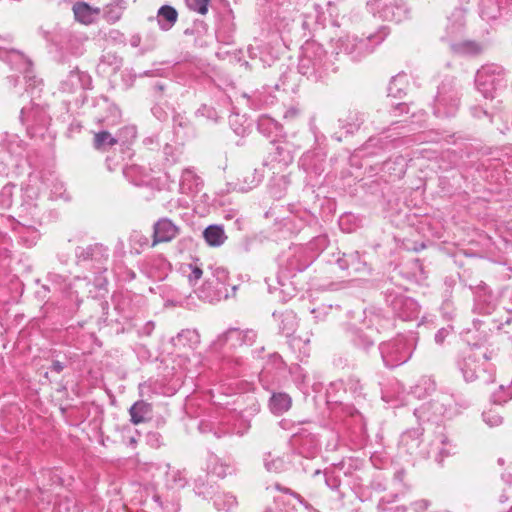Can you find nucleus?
I'll list each match as a JSON object with an SVG mask.
<instances>
[{"label":"nucleus","mask_w":512,"mask_h":512,"mask_svg":"<svg viewBox=\"0 0 512 512\" xmlns=\"http://www.w3.org/2000/svg\"><path fill=\"white\" fill-rule=\"evenodd\" d=\"M188 8L201 15H205L208 12L209 0H186Z\"/></svg>","instance_id":"nucleus-38"},{"label":"nucleus","mask_w":512,"mask_h":512,"mask_svg":"<svg viewBox=\"0 0 512 512\" xmlns=\"http://www.w3.org/2000/svg\"><path fill=\"white\" fill-rule=\"evenodd\" d=\"M48 279L52 282V283H55V284H61L62 282L65 281V279L59 275V274H56V273H49L48 274Z\"/></svg>","instance_id":"nucleus-50"},{"label":"nucleus","mask_w":512,"mask_h":512,"mask_svg":"<svg viewBox=\"0 0 512 512\" xmlns=\"http://www.w3.org/2000/svg\"><path fill=\"white\" fill-rule=\"evenodd\" d=\"M368 5L384 21L398 23L408 17L409 11L403 0H372Z\"/></svg>","instance_id":"nucleus-9"},{"label":"nucleus","mask_w":512,"mask_h":512,"mask_svg":"<svg viewBox=\"0 0 512 512\" xmlns=\"http://www.w3.org/2000/svg\"><path fill=\"white\" fill-rule=\"evenodd\" d=\"M9 83L11 84V86L15 87L17 86L18 84V77L17 76H9L7 77Z\"/></svg>","instance_id":"nucleus-54"},{"label":"nucleus","mask_w":512,"mask_h":512,"mask_svg":"<svg viewBox=\"0 0 512 512\" xmlns=\"http://www.w3.org/2000/svg\"><path fill=\"white\" fill-rule=\"evenodd\" d=\"M75 256L78 262L107 260L108 248L101 243L88 245L87 247H77Z\"/></svg>","instance_id":"nucleus-12"},{"label":"nucleus","mask_w":512,"mask_h":512,"mask_svg":"<svg viewBox=\"0 0 512 512\" xmlns=\"http://www.w3.org/2000/svg\"><path fill=\"white\" fill-rule=\"evenodd\" d=\"M125 8L124 0H117L115 4L107 5L104 11L105 20L110 24L117 22L122 17Z\"/></svg>","instance_id":"nucleus-30"},{"label":"nucleus","mask_w":512,"mask_h":512,"mask_svg":"<svg viewBox=\"0 0 512 512\" xmlns=\"http://www.w3.org/2000/svg\"><path fill=\"white\" fill-rule=\"evenodd\" d=\"M180 233V228L171 219L163 217L153 225L152 247L159 243L171 242Z\"/></svg>","instance_id":"nucleus-11"},{"label":"nucleus","mask_w":512,"mask_h":512,"mask_svg":"<svg viewBox=\"0 0 512 512\" xmlns=\"http://www.w3.org/2000/svg\"><path fill=\"white\" fill-rule=\"evenodd\" d=\"M423 429L421 427L409 429L401 435L400 445L405 451L410 454H416L421 445V436Z\"/></svg>","instance_id":"nucleus-17"},{"label":"nucleus","mask_w":512,"mask_h":512,"mask_svg":"<svg viewBox=\"0 0 512 512\" xmlns=\"http://www.w3.org/2000/svg\"><path fill=\"white\" fill-rule=\"evenodd\" d=\"M274 489L279 491V492H282L284 494H288L292 497H294L295 499H297L300 503H303L304 500L303 498L301 497L300 494H298L297 492L291 490L290 488H287V487H283L281 484L279 483H275L274 485Z\"/></svg>","instance_id":"nucleus-40"},{"label":"nucleus","mask_w":512,"mask_h":512,"mask_svg":"<svg viewBox=\"0 0 512 512\" xmlns=\"http://www.w3.org/2000/svg\"><path fill=\"white\" fill-rule=\"evenodd\" d=\"M264 178L263 168H251L248 167L242 172L241 179L239 178V184L241 189L248 191L258 186Z\"/></svg>","instance_id":"nucleus-19"},{"label":"nucleus","mask_w":512,"mask_h":512,"mask_svg":"<svg viewBox=\"0 0 512 512\" xmlns=\"http://www.w3.org/2000/svg\"><path fill=\"white\" fill-rule=\"evenodd\" d=\"M257 128L261 134L271 138V144L275 145L279 139L284 137L283 126L273 118L263 115L258 119Z\"/></svg>","instance_id":"nucleus-14"},{"label":"nucleus","mask_w":512,"mask_h":512,"mask_svg":"<svg viewBox=\"0 0 512 512\" xmlns=\"http://www.w3.org/2000/svg\"><path fill=\"white\" fill-rule=\"evenodd\" d=\"M0 60L24 74L27 88L37 87L41 84L42 81L32 74V62L22 52L0 47Z\"/></svg>","instance_id":"nucleus-8"},{"label":"nucleus","mask_w":512,"mask_h":512,"mask_svg":"<svg viewBox=\"0 0 512 512\" xmlns=\"http://www.w3.org/2000/svg\"><path fill=\"white\" fill-rule=\"evenodd\" d=\"M325 482L332 490H337L340 486V480L332 474H326Z\"/></svg>","instance_id":"nucleus-43"},{"label":"nucleus","mask_w":512,"mask_h":512,"mask_svg":"<svg viewBox=\"0 0 512 512\" xmlns=\"http://www.w3.org/2000/svg\"><path fill=\"white\" fill-rule=\"evenodd\" d=\"M364 121V114L358 111H349L345 119L339 120L342 128L346 129L348 133H353L354 131L358 130Z\"/></svg>","instance_id":"nucleus-28"},{"label":"nucleus","mask_w":512,"mask_h":512,"mask_svg":"<svg viewBox=\"0 0 512 512\" xmlns=\"http://www.w3.org/2000/svg\"><path fill=\"white\" fill-rule=\"evenodd\" d=\"M292 443L300 446L303 452H313L318 446L316 437L306 430L293 434Z\"/></svg>","instance_id":"nucleus-24"},{"label":"nucleus","mask_w":512,"mask_h":512,"mask_svg":"<svg viewBox=\"0 0 512 512\" xmlns=\"http://www.w3.org/2000/svg\"><path fill=\"white\" fill-rule=\"evenodd\" d=\"M203 237L208 245L218 247L227 239L222 226L209 225L203 232Z\"/></svg>","instance_id":"nucleus-26"},{"label":"nucleus","mask_w":512,"mask_h":512,"mask_svg":"<svg viewBox=\"0 0 512 512\" xmlns=\"http://www.w3.org/2000/svg\"><path fill=\"white\" fill-rule=\"evenodd\" d=\"M484 422L490 427H496L502 424L503 417L495 410L490 409L482 413Z\"/></svg>","instance_id":"nucleus-37"},{"label":"nucleus","mask_w":512,"mask_h":512,"mask_svg":"<svg viewBox=\"0 0 512 512\" xmlns=\"http://www.w3.org/2000/svg\"><path fill=\"white\" fill-rule=\"evenodd\" d=\"M389 32L387 26H381L373 33L347 35L339 39L338 48L352 61L358 62L372 54L384 42Z\"/></svg>","instance_id":"nucleus-1"},{"label":"nucleus","mask_w":512,"mask_h":512,"mask_svg":"<svg viewBox=\"0 0 512 512\" xmlns=\"http://www.w3.org/2000/svg\"><path fill=\"white\" fill-rule=\"evenodd\" d=\"M417 504H418L420 507H424V508H426V506H427L426 501H421V502H419V503H417Z\"/></svg>","instance_id":"nucleus-60"},{"label":"nucleus","mask_w":512,"mask_h":512,"mask_svg":"<svg viewBox=\"0 0 512 512\" xmlns=\"http://www.w3.org/2000/svg\"><path fill=\"white\" fill-rule=\"evenodd\" d=\"M227 434H229V433H228L227 431H223V430H221V431H220V430H215V431L213 432V435H214L216 438H218V439H219V438H221V437H223V436H225V435H227Z\"/></svg>","instance_id":"nucleus-55"},{"label":"nucleus","mask_w":512,"mask_h":512,"mask_svg":"<svg viewBox=\"0 0 512 512\" xmlns=\"http://www.w3.org/2000/svg\"><path fill=\"white\" fill-rule=\"evenodd\" d=\"M264 466L269 472L280 473L285 469V461L281 457H274L269 452L265 454Z\"/></svg>","instance_id":"nucleus-33"},{"label":"nucleus","mask_w":512,"mask_h":512,"mask_svg":"<svg viewBox=\"0 0 512 512\" xmlns=\"http://www.w3.org/2000/svg\"><path fill=\"white\" fill-rule=\"evenodd\" d=\"M191 273L189 275V281L190 282H193V281H198L201 277H202V274H203V271L200 267L198 266H191Z\"/></svg>","instance_id":"nucleus-45"},{"label":"nucleus","mask_w":512,"mask_h":512,"mask_svg":"<svg viewBox=\"0 0 512 512\" xmlns=\"http://www.w3.org/2000/svg\"><path fill=\"white\" fill-rule=\"evenodd\" d=\"M236 337L241 341L242 344L245 345H253L257 338V332L253 329L239 330L237 328H229L226 332L221 334L217 343L219 345L225 344L230 338Z\"/></svg>","instance_id":"nucleus-16"},{"label":"nucleus","mask_w":512,"mask_h":512,"mask_svg":"<svg viewBox=\"0 0 512 512\" xmlns=\"http://www.w3.org/2000/svg\"><path fill=\"white\" fill-rule=\"evenodd\" d=\"M498 463H499V465H503L504 464V459L503 458H499L498 459Z\"/></svg>","instance_id":"nucleus-61"},{"label":"nucleus","mask_w":512,"mask_h":512,"mask_svg":"<svg viewBox=\"0 0 512 512\" xmlns=\"http://www.w3.org/2000/svg\"><path fill=\"white\" fill-rule=\"evenodd\" d=\"M337 263L342 270H348L354 273L361 272L366 268V264L361 261L358 252L343 254V256L337 260Z\"/></svg>","instance_id":"nucleus-20"},{"label":"nucleus","mask_w":512,"mask_h":512,"mask_svg":"<svg viewBox=\"0 0 512 512\" xmlns=\"http://www.w3.org/2000/svg\"><path fill=\"white\" fill-rule=\"evenodd\" d=\"M345 389L352 393L354 397H361L363 395V385L360 379L355 376L347 379Z\"/></svg>","instance_id":"nucleus-35"},{"label":"nucleus","mask_w":512,"mask_h":512,"mask_svg":"<svg viewBox=\"0 0 512 512\" xmlns=\"http://www.w3.org/2000/svg\"><path fill=\"white\" fill-rule=\"evenodd\" d=\"M273 357L275 358V361H279L280 363H283L282 358L278 354H274Z\"/></svg>","instance_id":"nucleus-59"},{"label":"nucleus","mask_w":512,"mask_h":512,"mask_svg":"<svg viewBox=\"0 0 512 512\" xmlns=\"http://www.w3.org/2000/svg\"><path fill=\"white\" fill-rule=\"evenodd\" d=\"M417 341V334L410 332L381 343L379 350L384 365L387 368H396L406 363L412 357Z\"/></svg>","instance_id":"nucleus-4"},{"label":"nucleus","mask_w":512,"mask_h":512,"mask_svg":"<svg viewBox=\"0 0 512 512\" xmlns=\"http://www.w3.org/2000/svg\"><path fill=\"white\" fill-rule=\"evenodd\" d=\"M450 454H451V452H450L449 450H446V449L442 448V449H440V451H439V455H438V457L436 458V460H437L438 462H442V461H443V459H444L445 457L449 456Z\"/></svg>","instance_id":"nucleus-53"},{"label":"nucleus","mask_w":512,"mask_h":512,"mask_svg":"<svg viewBox=\"0 0 512 512\" xmlns=\"http://www.w3.org/2000/svg\"><path fill=\"white\" fill-rule=\"evenodd\" d=\"M481 15L484 19H487V20H490V19H495L497 18V14L496 13H490L484 6L481 10Z\"/></svg>","instance_id":"nucleus-52"},{"label":"nucleus","mask_w":512,"mask_h":512,"mask_svg":"<svg viewBox=\"0 0 512 512\" xmlns=\"http://www.w3.org/2000/svg\"><path fill=\"white\" fill-rule=\"evenodd\" d=\"M64 369V364L58 360H55L52 362V365H51V371H54L56 373H60L62 372Z\"/></svg>","instance_id":"nucleus-51"},{"label":"nucleus","mask_w":512,"mask_h":512,"mask_svg":"<svg viewBox=\"0 0 512 512\" xmlns=\"http://www.w3.org/2000/svg\"><path fill=\"white\" fill-rule=\"evenodd\" d=\"M299 72L308 79L318 82L325 81L337 71L325 50L317 44H310L305 48L304 55L298 64Z\"/></svg>","instance_id":"nucleus-3"},{"label":"nucleus","mask_w":512,"mask_h":512,"mask_svg":"<svg viewBox=\"0 0 512 512\" xmlns=\"http://www.w3.org/2000/svg\"><path fill=\"white\" fill-rule=\"evenodd\" d=\"M136 443H137V439H136V437L131 436V437L129 438V444H130V445H132V446H135V445H136Z\"/></svg>","instance_id":"nucleus-57"},{"label":"nucleus","mask_w":512,"mask_h":512,"mask_svg":"<svg viewBox=\"0 0 512 512\" xmlns=\"http://www.w3.org/2000/svg\"><path fill=\"white\" fill-rule=\"evenodd\" d=\"M273 357L275 358V361H279L280 363H283L282 358L278 354H274Z\"/></svg>","instance_id":"nucleus-58"},{"label":"nucleus","mask_w":512,"mask_h":512,"mask_svg":"<svg viewBox=\"0 0 512 512\" xmlns=\"http://www.w3.org/2000/svg\"><path fill=\"white\" fill-rule=\"evenodd\" d=\"M460 106L459 90L455 77H445L434 100V114L437 117L454 115Z\"/></svg>","instance_id":"nucleus-6"},{"label":"nucleus","mask_w":512,"mask_h":512,"mask_svg":"<svg viewBox=\"0 0 512 512\" xmlns=\"http://www.w3.org/2000/svg\"><path fill=\"white\" fill-rule=\"evenodd\" d=\"M213 502L219 511H230L237 505L236 497L229 493L215 495Z\"/></svg>","instance_id":"nucleus-32"},{"label":"nucleus","mask_w":512,"mask_h":512,"mask_svg":"<svg viewBox=\"0 0 512 512\" xmlns=\"http://www.w3.org/2000/svg\"><path fill=\"white\" fill-rule=\"evenodd\" d=\"M50 120L45 108L34 103L30 107H23L20 112V121L26 126L27 133L31 138L42 137Z\"/></svg>","instance_id":"nucleus-7"},{"label":"nucleus","mask_w":512,"mask_h":512,"mask_svg":"<svg viewBox=\"0 0 512 512\" xmlns=\"http://www.w3.org/2000/svg\"><path fill=\"white\" fill-rule=\"evenodd\" d=\"M152 413V406L143 400L135 402L129 409L131 422L139 424L148 420Z\"/></svg>","instance_id":"nucleus-21"},{"label":"nucleus","mask_w":512,"mask_h":512,"mask_svg":"<svg viewBox=\"0 0 512 512\" xmlns=\"http://www.w3.org/2000/svg\"><path fill=\"white\" fill-rule=\"evenodd\" d=\"M288 186L289 180L285 175L274 177L269 185L270 194L274 198L280 199L284 196Z\"/></svg>","instance_id":"nucleus-31"},{"label":"nucleus","mask_w":512,"mask_h":512,"mask_svg":"<svg viewBox=\"0 0 512 512\" xmlns=\"http://www.w3.org/2000/svg\"><path fill=\"white\" fill-rule=\"evenodd\" d=\"M158 24L162 30H169L178 19L177 10L170 5H163L157 13Z\"/></svg>","instance_id":"nucleus-23"},{"label":"nucleus","mask_w":512,"mask_h":512,"mask_svg":"<svg viewBox=\"0 0 512 512\" xmlns=\"http://www.w3.org/2000/svg\"><path fill=\"white\" fill-rule=\"evenodd\" d=\"M208 470L212 475L223 479L228 475H232L235 472V467L231 463L224 462L217 457H211Z\"/></svg>","instance_id":"nucleus-25"},{"label":"nucleus","mask_w":512,"mask_h":512,"mask_svg":"<svg viewBox=\"0 0 512 512\" xmlns=\"http://www.w3.org/2000/svg\"><path fill=\"white\" fill-rule=\"evenodd\" d=\"M132 240L137 242L141 247L147 246L149 244V239L140 233H134L132 235Z\"/></svg>","instance_id":"nucleus-46"},{"label":"nucleus","mask_w":512,"mask_h":512,"mask_svg":"<svg viewBox=\"0 0 512 512\" xmlns=\"http://www.w3.org/2000/svg\"><path fill=\"white\" fill-rule=\"evenodd\" d=\"M160 434L157 432H151L147 435L148 442L153 446H158L160 443Z\"/></svg>","instance_id":"nucleus-48"},{"label":"nucleus","mask_w":512,"mask_h":512,"mask_svg":"<svg viewBox=\"0 0 512 512\" xmlns=\"http://www.w3.org/2000/svg\"><path fill=\"white\" fill-rule=\"evenodd\" d=\"M292 405V399L287 393H273L269 400V408L275 415H281L288 411Z\"/></svg>","instance_id":"nucleus-22"},{"label":"nucleus","mask_w":512,"mask_h":512,"mask_svg":"<svg viewBox=\"0 0 512 512\" xmlns=\"http://www.w3.org/2000/svg\"><path fill=\"white\" fill-rule=\"evenodd\" d=\"M464 27V23L461 21L457 25H451L447 27V40L450 42L451 49L461 55H478L482 51V47L475 41H459L454 42L453 38L459 34Z\"/></svg>","instance_id":"nucleus-10"},{"label":"nucleus","mask_w":512,"mask_h":512,"mask_svg":"<svg viewBox=\"0 0 512 512\" xmlns=\"http://www.w3.org/2000/svg\"><path fill=\"white\" fill-rule=\"evenodd\" d=\"M512 398V393L509 387L500 385L498 390L492 394V401L494 404L502 405Z\"/></svg>","instance_id":"nucleus-34"},{"label":"nucleus","mask_w":512,"mask_h":512,"mask_svg":"<svg viewBox=\"0 0 512 512\" xmlns=\"http://www.w3.org/2000/svg\"><path fill=\"white\" fill-rule=\"evenodd\" d=\"M499 502L503 504L512 502V485H509L506 489L503 490L499 497ZM510 510L512 511V505L510 506Z\"/></svg>","instance_id":"nucleus-42"},{"label":"nucleus","mask_w":512,"mask_h":512,"mask_svg":"<svg viewBox=\"0 0 512 512\" xmlns=\"http://www.w3.org/2000/svg\"><path fill=\"white\" fill-rule=\"evenodd\" d=\"M507 74L505 69L497 64H486L477 70L475 86L484 98L493 99L498 90L506 87Z\"/></svg>","instance_id":"nucleus-5"},{"label":"nucleus","mask_w":512,"mask_h":512,"mask_svg":"<svg viewBox=\"0 0 512 512\" xmlns=\"http://www.w3.org/2000/svg\"><path fill=\"white\" fill-rule=\"evenodd\" d=\"M492 352L472 351L459 362V368L466 382L478 381L480 385L494 383L496 369L491 362Z\"/></svg>","instance_id":"nucleus-2"},{"label":"nucleus","mask_w":512,"mask_h":512,"mask_svg":"<svg viewBox=\"0 0 512 512\" xmlns=\"http://www.w3.org/2000/svg\"><path fill=\"white\" fill-rule=\"evenodd\" d=\"M278 142L273 145L275 148V156L274 159L278 162H283L284 164H288L292 161V155L290 154V151L286 147V145L277 144Z\"/></svg>","instance_id":"nucleus-36"},{"label":"nucleus","mask_w":512,"mask_h":512,"mask_svg":"<svg viewBox=\"0 0 512 512\" xmlns=\"http://www.w3.org/2000/svg\"><path fill=\"white\" fill-rule=\"evenodd\" d=\"M436 390L435 381L429 376H422L412 388V393L417 398H424Z\"/></svg>","instance_id":"nucleus-27"},{"label":"nucleus","mask_w":512,"mask_h":512,"mask_svg":"<svg viewBox=\"0 0 512 512\" xmlns=\"http://www.w3.org/2000/svg\"><path fill=\"white\" fill-rule=\"evenodd\" d=\"M202 186L201 178L190 168L182 172L180 179V190L184 194H193L200 190Z\"/></svg>","instance_id":"nucleus-18"},{"label":"nucleus","mask_w":512,"mask_h":512,"mask_svg":"<svg viewBox=\"0 0 512 512\" xmlns=\"http://www.w3.org/2000/svg\"><path fill=\"white\" fill-rule=\"evenodd\" d=\"M408 112H409V107L406 103H398L394 107V115L395 116L402 114V113H408Z\"/></svg>","instance_id":"nucleus-49"},{"label":"nucleus","mask_w":512,"mask_h":512,"mask_svg":"<svg viewBox=\"0 0 512 512\" xmlns=\"http://www.w3.org/2000/svg\"><path fill=\"white\" fill-rule=\"evenodd\" d=\"M168 477L171 478V481L177 487H184L186 484L185 477L179 470H172L168 472Z\"/></svg>","instance_id":"nucleus-39"},{"label":"nucleus","mask_w":512,"mask_h":512,"mask_svg":"<svg viewBox=\"0 0 512 512\" xmlns=\"http://www.w3.org/2000/svg\"><path fill=\"white\" fill-rule=\"evenodd\" d=\"M215 277L217 278L218 281L224 283L226 281V279L228 278V273L227 271L224 269V268H217L215 270Z\"/></svg>","instance_id":"nucleus-47"},{"label":"nucleus","mask_w":512,"mask_h":512,"mask_svg":"<svg viewBox=\"0 0 512 512\" xmlns=\"http://www.w3.org/2000/svg\"><path fill=\"white\" fill-rule=\"evenodd\" d=\"M90 83V77L78 69L71 70L67 79L61 83V89L66 93H73L77 89H87Z\"/></svg>","instance_id":"nucleus-15"},{"label":"nucleus","mask_w":512,"mask_h":512,"mask_svg":"<svg viewBox=\"0 0 512 512\" xmlns=\"http://www.w3.org/2000/svg\"><path fill=\"white\" fill-rule=\"evenodd\" d=\"M204 116H207L210 119H217V112L214 108L208 107L207 105H202V107L198 110Z\"/></svg>","instance_id":"nucleus-44"},{"label":"nucleus","mask_w":512,"mask_h":512,"mask_svg":"<svg viewBox=\"0 0 512 512\" xmlns=\"http://www.w3.org/2000/svg\"><path fill=\"white\" fill-rule=\"evenodd\" d=\"M424 409H425V405L421 406L419 409H415L414 414H415L418 418H421V417H423Z\"/></svg>","instance_id":"nucleus-56"},{"label":"nucleus","mask_w":512,"mask_h":512,"mask_svg":"<svg viewBox=\"0 0 512 512\" xmlns=\"http://www.w3.org/2000/svg\"><path fill=\"white\" fill-rule=\"evenodd\" d=\"M452 328L450 326L448 327H443L441 329H439L437 331V333L435 334V341L437 344H443V342L445 341L446 337L450 334Z\"/></svg>","instance_id":"nucleus-41"},{"label":"nucleus","mask_w":512,"mask_h":512,"mask_svg":"<svg viewBox=\"0 0 512 512\" xmlns=\"http://www.w3.org/2000/svg\"><path fill=\"white\" fill-rule=\"evenodd\" d=\"M72 11L74 19L83 25L93 24L96 22L101 13L99 7H93L87 2L83 1H76L73 3Z\"/></svg>","instance_id":"nucleus-13"},{"label":"nucleus","mask_w":512,"mask_h":512,"mask_svg":"<svg viewBox=\"0 0 512 512\" xmlns=\"http://www.w3.org/2000/svg\"><path fill=\"white\" fill-rule=\"evenodd\" d=\"M118 140L108 131H99L94 134L93 147L98 151H106L109 147L117 144Z\"/></svg>","instance_id":"nucleus-29"}]
</instances>
